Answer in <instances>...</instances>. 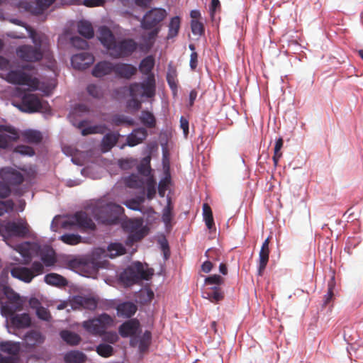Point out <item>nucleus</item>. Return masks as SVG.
I'll list each match as a JSON object with an SVG mask.
<instances>
[{
    "label": "nucleus",
    "mask_w": 363,
    "mask_h": 363,
    "mask_svg": "<svg viewBox=\"0 0 363 363\" xmlns=\"http://www.w3.org/2000/svg\"><path fill=\"white\" fill-rule=\"evenodd\" d=\"M124 205L132 210L134 211H140V206L139 205V203L135 200V199H131L129 200H127L125 201Z\"/></svg>",
    "instance_id": "obj_64"
},
{
    "label": "nucleus",
    "mask_w": 363,
    "mask_h": 363,
    "mask_svg": "<svg viewBox=\"0 0 363 363\" xmlns=\"http://www.w3.org/2000/svg\"><path fill=\"white\" fill-rule=\"evenodd\" d=\"M170 183V177L166 176L159 182L158 193L161 197H164L167 188Z\"/></svg>",
    "instance_id": "obj_57"
},
{
    "label": "nucleus",
    "mask_w": 363,
    "mask_h": 363,
    "mask_svg": "<svg viewBox=\"0 0 363 363\" xmlns=\"http://www.w3.org/2000/svg\"><path fill=\"white\" fill-rule=\"evenodd\" d=\"M89 111V107L84 104H79L74 106L72 111L69 114V118H72L75 116H81L84 113H86Z\"/></svg>",
    "instance_id": "obj_50"
},
{
    "label": "nucleus",
    "mask_w": 363,
    "mask_h": 363,
    "mask_svg": "<svg viewBox=\"0 0 363 363\" xmlns=\"http://www.w3.org/2000/svg\"><path fill=\"white\" fill-rule=\"evenodd\" d=\"M137 310V306L130 301L120 303L116 307L118 316L123 318L132 317L136 313Z\"/></svg>",
    "instance_id": "obj_23"
},
{
    "label": "nucleus",
    "mask_w": 363,
    "mask_h": 363,
    "mask_svg": "<svg viewBox=\"0 0 363 363\" xmlns=\"http://www.w3.org/2000/svg\"><path fill=\"white\" fill-rule=\"evenodd\" d=\"M6 80L13 84L37 86L38 81L21 70H11L7 73Z\"/></svg>",
    "instance_id": "obj_9"
},
{
    "label": "nucleus",
    "mask_w": 363,
    "mask_h": 363,
    "mask_svg": "<svg viewBox=\"0 0 363 363\" xmlns=\"http://www.w3.org/2000/svg\"><path fill=\"white\" fill-rule=\"evenodd\" d=\"M97 305V301L93 297L75 296L69 300V306L73 310L87 309L94 311Z\"/></svg>",
    "instance_id": "obj_11"
},
{
    "label": "nucleus",
    "mask_w": 363,
    "mask_h": 363,
    "mask_svg": "<svg viewBox=\"0 0 363 363\" xmlns=\"http://www.w3.org/2000/svg\"><path fill=\"white\" fill-rule=\"evenodd\" d=\"M160 247L163 252L164 259H169L170 256V250L167 240L164 238L160 241Z\"/></svg>",
    "instance_id": "obj_63"
},
{
    "label": "nucleus",
    "mask_w": 363,
    "mask_h": 363,
    "mask_svg": "<svg viewBox=\"0 0 363 363\" xmlns=\"http://www.w3.org/2000/svg\"><path fill=\"white\" fill-rule=\"evenodd\" d=\"M1 179L9 186H18L24 181L21 173L11 168L2 169L0 172Z\"/></svg>",
    "instance_id": "obj_15"
},
{
    "label": "nucleus",
    "mask_w": 363,
    "mask_h": 363,
    "mask_svg": "<svg viewBox=\"0 0 363 363\" xmlns=\"http://www.w3.org/2000/svg\"><path fill=\"white\" fill-rule=\"evenodd\" d=\"M140 226V223L138 221L135 220H129L126 227L130 228L131 230V233L128 235L127 238V244L130 245L133 242H138L142 240L145 236L144 230L142 229H139Z\"/></svg>",
    "instance_id": "obj_18"
},
{
    "label": "nucleus",
    "mask_w": 363,
    "mask_h": 363,
    "mask_svg": "<svg viewBox=\"0 0 363 363\" xmlns=\"http://www.w3.org/2000/svg\"><path fill=\"white\" fill-rule=\"evenodd\" d=\"M130 96L132 98L143 97V91L140 83H133L129 86Z\"/></svg>",
    "instance_id": "obj_48"
},
{
    "label": "nucleus",
    "mask_w": 363,
    "mask_h": 363,
    "mask_svg": "<svg viewBox=\"0 0 363 363\" xmlns=\"http://www.w3.org/2000/svg\"><path fill=\"white\" fill-rule=\"evenodd\" d=\"M113 351V347L111 345L105 343L99 344L96 348L97 354L105 358L112 356Z\"/></svg>",
    "instance_id": "obj_40"
},
{
    "label": "nucleus",
    "mask_w": 363,
    "mask_h": 363,
    "mask_svg": "<svg viewBox=\"0 0 363 363\" xmlns=\"http://www.w3.org/2000/svg\"><path fill=\"white\" fill-rule=\"evenodd\" d=\"M147 137V131L144 128L134 129L127 137V145L130 147L142 143Z\"/></svg>",
    "instance_id": "obj_21"
},
{
    "label": "nucleus",
    "mask_w": 363,
    "mask_h": 363,
    "mask_svg": "<svg viewBox=\"0 0 363 363\" xmlns=\"http://www.w3.org/2000/svg\"><path fill=\"white\" fill-rule=\"evenodd\" d=\"M55 0H36L38 14L42 13L45 10L49 8Z\"/></svg>",
    "instance_id": "obj_56"
},
{
    "label": "nucleus",
    "mask_w": 363,
    "mask_h": 363,
    "mask_svg": "<svg viewBox=\"0 0 363 363\" xmlns=\"http://www.w3.org/2000/svg\"><path fill=\"white\" fill-rule=\"evenodd\" d=\"M24 340L28 347H34L35 345L43 343L44 337L40 332L31 330L25 335Z\"/></svg>",
    "instance_id": "obj_25"
},
{
    "label": "nucleus",
    "mask_w": 363,
    "mask_h": 363,
    "mask_svg": "<svg viewBox=\"0 0 363 363\" xmlns=\"http://www.w3.org/2000/svg\"><path fill=\"white\" fill-rule=\"evenodd\" d=\"M86 91L90 96L96 99H100L104 96L102 89L99 86L94 84L88 85Z\"/></svg>",
    "instance_id": "obj_51"
},
{
    "label": "nucleus",
    "mask_w": 363,
    "mask_h": 363,
    "mask_svg": "<svg viewBox=\"0 0 363 363\" xmlns=\"http://www.w3.org/2000/svg\"><path fill=\"white\" fill-rule=\"evenodd\" d=\"M115 63L107 60L97 62L92 69V75L101 78L114 73Z\"/></svg>",
    "instance_id": "obj_17"
},
{
    "label": "nucleus",
    "mask_w": 363,
    "mask_h": 363,
    "mask_svg": "<svg viewBox=\"0 0 363 363\" xmlns=\"http://www.w3.org/2000/svg\"><path fill=\"white\" fill-rule=\"evenodd\" d=\"M0 350L2 352H6L9 354H17L19 352V347L15 343L10 342H1L0 344Z\"/></svg>",
    "instance_id": "obj_43"
},
{
    "label": "nucleus",
    "mask_w": 363,
    "mask_h": 363,
    "mask_svg": "<svg viewBox=\"0 0 363 363\" xmlns=\"http://www.w3.org/2000/svg\"><path fill=\"white\" fill-rule=\"evenodd\" d=\"M204 298H208L211 302L217 303L221 301L224 296L221 289L218 286H214L209 289V291L204 293Z\"/></svg>",
    "instance_id": "obj_33"
},
{
    "label": "nucleus",
    "mask_w": 363,
    "mask_h": 363,
    "mask_svg": "<svg viewBox=\"0 0 363 363\" xmlns=\"http://www.w3.org/2000/svg\"><path fill=\"white\" fill-rule=\"evenodd\" d=\"M113 324V318L107 313H102L99 316L85 320L82 323V327L90 334L102 337V340L109 344H115L119 337L114 331H108V328Z\"/></svg>",
    "instance_id": "obj_3"
},
{
    "label": "nucleus",
    "mask_w": 363,
    "mask_h": 363,
    "mask_svg": "<svg viewBox=\"0 0 363 363\" xmlns=\"http://www.w3.org/2000/svg\"><path fill=\"white\" fill-rule=\"evenodd\" d=\"M177 68L173 65L172 62L168 65L167 73V82L174 94L177 92Z\"/></svg>",
    "instance_id": "obj_24"
},
{
    "label": "nucleus",
    "mask_w": 363,
    "mask_h": 363,
    "mask_svg": "<svg viewBox=\"0 0 363 363\" xmlns=\"http://www.w3.org/2000/svg\"><path fill=\"white\" fill-rule=\"evenodd\" d=\"M153 274L152 269H145L143 264L136 262L120 274V280L125 286H130L141 280H148Z\"/></svg>",
    "instance_id": "obj_5"
},
{
    "label": "nucleus",
    "mask_w": 363,
    "mask_h": 363,
    "mask_svg": "<svg viewBox=\"0 0 363 363\" xmlns=\"http://www.w3.org/2000/svg\"><path fill=\"white\" fill-rule=\"evenodd\" d=\"M139 326L140 323L137 319H130L120 325L118 332L123 337H128L135 335Z\"/></svg>",
    "instance_id": "obj_20"
},
{
    "label": "nucleus",
    "mask_w": 363,
    "mask_h": 363,
    "mask_svg": "<svg viewBox=\"0 0 363 363\" xmlns=\"http://www.w3.org/2000/svg\"><path fill=\"white\" fill-rule=\"evenodd\" d=\"M45 281L49 285L59 287L67 285V279L64 277L55 273H50L45 275Z\"/></svg>",
    "instance_id": "obj_29"
},
{
    "label": "nucleus",
    "mask_w": 363,
    "mask_h": 363,
    "mask_svg": "<svg viewBox=\"0 0 363 363\" xmlns=\"http://www.w3.org/2000/svg\"><path fill=\"white\" fill-rule=\"evenodd\" d=\"M29 233V225L24 220L18 223L3 221L0 223V235L3 237L16 236L24 238Z\"/></svg>",
    "instance_id": "obj_6"
},
{
    "label": "nucleus",
    "mask_w": 363,
    "mask_h": 363,
    "mask_svg": "<svg viewBox=\"0 0 363 363\" xmlns=\"http://www.w3.org/2000/svg\"><path fill=\"white\" fill-rule=\"evenodd\" d=\"M29 37L32 39L35 46L23 45L16 49L17 56L23 61L35 62L40 61L43 57L49 62L52 60L50 52L48 38L43 33H38L33 29L27 28Z\"/></svg>",
    "instance_id": "obj_1"
},
{
    "label": "nucleus",
    "mask_w": 363,
    "mask_h": 363,
    "mask_svg": "<svg viewBox=\"0 0 363 363\" xmlns=\"http://www.w3.org/2000/svg\"><path fill=\"white\" fill-rule=\"evenodd\" d=\"M155 66V58L152 55H148L143 59L139 65L140 72L147 76L149 74H154L152 72Z\"/></svg>",
    "instance_id": "obj_28"
},
{
    "label": "nucleus",
    "mask_w": 363,
    "mask_h": 363,
    "mask_svg": "<svg viewBox=\"0 0 363 363\" xmlns=\"http://www.w3.org/2000/svg\"><path fill=\"white\" fill-rule=\"evenodd\" d=\"M44 267L40 262L35 261L32 263L31 267H15L11 269V274L26 283H30L33 279L39 274L43 273Z\"/></svg>",
    "instance_id": "obj_7"
},
{
    "label": "nucleus",
    "mask_w": 363,
    "mask_h": 363,
    "mask_svg": "<svg viewBox=\"0 0 363 363\" xmlns=\"http://www.w3.org/2000/svg\"><path fill=\"white\" fill-rule=\"evenodd\" d=\"M140 84L145 97L152 98L155 95L156 82L155 74H149Z\"/></svg>",
    "instance_id": "obj_22"
},
{
    "label": "nucleus",
    "mask_w": 363,
    "mask_h": 363,
    "mask_svg": "<svg viewBox=\"0 0 363 363\" xmlns=\"http://www.w3.org/2000/svg\"><path fill=\"white\" fill-rule=\"evenodd\" d=\"M138 172L144 176H148L150 173V157L147 156L143 159L138 167Z\"/></svg>",
    "instance_id": "obj_45"
},
{
    "label": "nucleus",
    "mask_w": 363,
    "mask_h": 363,
    "mask_svg": "<svg viewBox=\"0 0 363 363\" xmlns=\"http://www.w3.org/2000/svg\"><path fill=\"white\" fill-rule=\"evenodd\" d=\"M98 38L108 55L113 59L128 57L138 48V43L132 38L117 41L113 32L106 26L99 28Z\"/></svg>",
    "instance_id": "obj_2"
},
{
    "label": "nucleus",
    "mask_w": 363,
    "mask_h": 363,
    "mask_svg": "<svg viewBox=\"0 0 363 363\" xmlns=\"http://www.w3.org/2000/svg\"><path fill=\"white\" fill-rule=\"evenodd\" d=\"M111 123L115 125H120L123 123H127L128 125H133V122L132 120H129L127 117L123 115H114L111 118Z\"/></svg>",
    "instance_id": "obj_52"
},
{
    "label": "nucleus",
    "mask_w": 363,
    "mask_h": 363,
    "mask_svg": "<svg viewBox=\"0 0 363 363\" xmlns=\"http://www.w3.org/2000/svg\"><path fill=\"white\" fill-rule=\"evenodd\" d=\"M137 73V68L133 65L117 62L114 65V74L118 78L130 79Z\"/></svg>",
    "instance_id": "obj_16"
},
{
    "label": "nucleus",
    "mask_w": 363,
    "mask_h": 363,
    "mask_svg": "<svg viewBox=\"0 0 363 363\" xmlns=\"http://www.w3.org/2000/svg\"><path fill=\"white\" fill-rule=\"evenodd\" d=\"M11 323L16 328H25L30 325L31 320L28 313L16 314L11 318Z\"/></svg>",
    "instance_id": "obj_26"
},
{
    "label": "nucleus",
    "mask_w": 363,
    "mask_h": 363,
    "mask_svg": "<svg viewBox=\"0 0 363 363\" xmlns=\"http://www.w3.org/2000/svg\"><path fill=\"white\" fill-rule=\"evenodd\" d=\"M16 130L9 125H0V148L6 149L9 143L18 139Z\"/></svg>",
    "instance_id": "obj_14"
},
{
    "label": "nucleus",
    "mask_w": 363,
    "mask_h": 363,
    "mask_svg": "<svg viewBox=\"0 0 363 363\" xmlns=\"http://www.w3.org/2000/svg\"><path fill=\"white\" fill-rule=\"evenodd\" d=\"M141 123L148 128H155L156 125V119L153 113L148 111H143L140 116Z\"/></svg>",
    "instance_id": "obj_35"
},
{
    "label": "nucleus",
    "mask_w": 363,
    "mask_h": 363,
    "mask_svg": "<svg viewBox=\"0 0 363 363\" xmlns=\"http://www.w3.org/2000/svg\"><path fill=\"white\" fill-rule=\"evenodd\" d=\"M106 129V127L103 125L101 126H90L82 130V135H87L89 134H94L96 133H100L103 134Z\"/></svg>",
    "instance_id": "obj_54"
},
{
    "label": "nucleus",
    "mask_w": 363,
    "mask_h": 363,
    "mask_svg": "<svg viewBox=\"0 0 363 363\" xmlns=\"http://www.w3.org/2000/svg\"><path fill=\"white\" fill-rule=\"evenodd\" d=\"M181 20L179 16H174L171 18L169 24V32L167 38H172L177 35L180 28Z\"/></svg>",
    "instance_id": "obj_38"
},
{
    "label": "nucleus",
    "mask_w": 363,
    "mask_h": 363,
    "mask_svg": "<svg viewBox=\"0 0 363 363\" xmlns=\"http://www.w3.org/2000/svg\"><path fill=\"white\" fill-rule=\"evenodd\" d=\"M124 213V208L118 204L107 203L96 206L93 210L95 219L102 224L118 223L120 216Z\"/></svg>",
    "instance_id": "obj_4"
},
{
    "label": "nucleus",
    "mask_w": 363,
    "mask_h": 363,
    "mask_svg": "<svg viewBox=\"0 0 363 363\" xmlns=\"http://www.w3.org/2000/svg\"><path fill=\"white\" fill-rule=\"evenodd\" d=\"M11 194L10 186L5 182L0 181V198L6 199Z\"/></svg>",
    "instance_id": "obj_60"
},
{
    "label": "nucleus",
    "mask_w": 363,
    "mask_h": 363,
    "mask_svg": "<svg viewBox=\"0 0 363 363\" xmlns=\"http://www.w3.org/2000/svg\"><path fill=\"white\" fill-rule=\"evenodd\" d=\"M71 43L74 48L78 49H86L88 47L87 41L78 36L72 37L71 38Z\"/></svg>",
    "instance_id": "obj_58"
},
{
    "label": "nucleus",
    "mask_w": 363,
    "mask_h": 363,
    "mask_svg": "<svg viewBox=\"0 0 363 363\" xmlns=\"http://www.w3.org/2000/svg\"><path fill=\"white\" fill-rule=\"evenodd\" d=\"M60 240L65 244L75 245L82 242V237L77 234L67 233L60 236Z\"/></svg>",
    "instance_id": "obj_42"
},
{
    "label": "nucleus",
    "mask_w": 363,
    "mask_h": 363,
    "mask_svg": "<svg viewBox=\"0 0 363 363\" xmlns=\"http://www.w3.org/2000/svg\"><path fill=\"white\" fill-rule=\"evenodd\" d=\"M86 359V356L79 351H70L67 352L64 360L66 363H84Z\"/></svg>",
    "instance_id": "obj_30"
},
{
    "label": "nucleus",
    "mask_w": 363,
    "mask_h": 363,
    "mask_svg": "<svg viewBox=\"0 0 363 363\" xmlns=\"http://www.w3.org/2000/svg\"><path fill=\"white\" fill-rule=\"evenodd\" d=\"M21 135L26 141L30 143H38L43 138L40 132L34 130H25Z\"/></svg>",
    "instance_id": "obj_36"
},
{
    "label": "nucleus",
    "mask_w": 363,
    "mask_h": 363,
    "mask_svg": "<svg viewBox=\"0 0 363 363\" xmlns=\"http://www.w3.org/2000/svg\"><path fill=\"white\" fill-rule=\"evenodd\" d=\"M191 28L194 35L201 36L204 34V26L202 22L198 20H191Z\"/></svg>",
    "instance_id": "obj_47"
},
{
    "label": "nucleus",
    "mask_w": 363,
    "mask_h": 363,
    "mask_svg": "<svg viewBox=\"0 0 363 363\" xmlns=\"http://www.w3.org/2000/svg\"><path fill=\"white\" fill-rule=\"evenodd\" d=\"M166 16V11L162 9H155L148 11L141 21L142 28L150 30L155 28Z\"/></svg>",
    "instance_id": "obj_10"
},
{
    "label": "nucleus",
    "mask_w": 363,
    "mask_h": 363,
    "mask_svg": "<svg viewBox=\"0 0 363 363\" xmlns=\"http://www.w3.org/2000/svg\"><path fill=\"white\" fill-rule=\"evenodd\" d=\"M203 216L206 225L209 230L215 228L213 213L210 206L205 203L203 204Z\"/></svg>",
    "instance_id": "obj_34"
},
{
    "label": "nucleus",
    "mask_w": 363,
    "mask_h": 363,
    "mask_svg": "<svg viewBox=\"0 0 363 363\" xmlns=\"http://www.w3.org/2000/svg\"><path fill=\"white\" fill-rule=\"evenodd\" d=\"M172 210L173 206L171 204L170 201H168L167 205L164 208L162 211V221L166 225L170 224L172 218Z\"/></svg>",
    "instance_id": "obj_49"
},
{
    "label": "nucleus",
    "mask_w": 363,
    "mask_h": 363,
    "mask_svg": "<svg viewBox=\"0 0 363 363\" xmlns=\"http://www.w3.org/2000/svg\"><path fill=\"white\" fill-rule=\"evenodd\" d=\"M61 338L70 345H77L81 342V337L75 333L69 330H62L60 332Z\"/></svg>",
    "instance_id": "obj_32"
},
{
    "label": "nucleus",
    "mask_w": 363,
    "mask_h": 363,
    "mask_svg": "<svg viewBox=\"0 0 363 363\" xmlns=\"http://www.w3.org/2000/svg\"><path fill=\"white\" fill-rule=\"evenodd\" d=\"M107 251L108 257L114 258L117 256L124 255L126 252L125 248L121 243H111L108 246Z\"/></svg>",
    "instance_id": "obj_37"
},
{
    "label": "nucleus",
    "mask_w": 363,
    "mask_h": 363,
    "mask_svg": "<svg viewBox=\"0 0 363 363\" xmlns=\"http://www.w3.org/2000/svg\"><path fill=\"white\" fill-rule=\"evenodd\" d=\"M334 288H335V282L332 279L328 284V292L324 296V298H323V305L324 306L328 305L330 302V301L333 299V297L334 296V294H333Z\"/></svg>",
    "instance_id": "obj_55"
},
{
    "label": "nucleus",
    "mask_w": 363,
    "mask_h": 363,
    "mask_svg": "<svg viewBox=\"0 0 363 363\" xmlns=\"http://www.w3.org/2000/svg\"><path fill=\"white\" fill-rule=\"evenodd\" d=\"M20 108L23 111L33 113L40 111L43 108V104L37 95L26 94L21 99Z\"/></svg>",
    "instance_id": "obj_12"
},
{
    "label": "nucleus",
    "mask_w": 363,
    "mask_h": 363,
    "mask_svg": "<svg viewBox=\"0 0 363 363\" xmlns=\"http://www.w3.org/2000/svg\"><path fill=\"white\" fill-rule=\"evenodd\" d=\"M14 151L23 155H34V150L33 148L26 145H18L15 148Z\"/></svg>",
    "instance_id": "obj_62"
},
{
    "label": "nucleus",
    "mask_w": 363,
    "mask_h": 363,
    "mask_svg": "<svg viewBox=\"0 0 363 363\" xmlns=\"http://www.w3.org/2000/svg\"><path fill=\"white\" fill-rule=\"evenodd\" d=\"M155 181L153 178H150L147 182V198L152 200L156 194Z\"/></svg>",
    "instance_id": "obj_53"
},
{
    "label": "nucleus",
    "mask_w": 363,
    "mask_h": 363,
    "mask_svg": "<svg viewBox=\"0 0 363 363\" xmlns=\"http://www.w3.org/2000/svg\"><path fill=\"white\" fill-rule=\"evenodd\" d=\"M223 283V278H222L220 275L213 274L209 277H207L205 279V284L208 285L216 284L219 286Z\"/></svg>",
    "instance_id": "obj_59"
},
{
    "label": "nucleus",
    "mask_w": 363,
    "mask_h": 363,
    "mask_svg": "<svg viewBox=\"0 0 363 363\" xmlns=\"http://www.w3.org/2000/svg\"><path fill=\"white\" fill-rule=\"evenodd\" d=\"M118 136V134L113 133H108L105 135L101 141V151L106 152L111 150L117 143Z\"/></svg>",
    "instance_id": "obj_27"
},
{
    "label": "nucleus",
    "mask_w": 363,
    "mask_h": 363,
    "mask_svg": "<svg viewBox=\"0 0 363 363\" xmlns=\"http://www.w3.org/2000/svg\"><path fill=\"white\" fill-rule=\"evenodd\" d=\"M73 225H77L82 229L94 230L96 228V225L92 219L86 213L83 211L75 213L68 220L64 221L62 225L64 228H68Z\"/></svg>",
    "instance_id": "obj_8"
},
{
    "label": "nucleus",
    "mask_w": 363,
    "mask_h": 363,
    "mask_svg": "<svg viewBox=\"0 0 363 363\" xmlns=\"http://www.w3.org/2000/svg\"><path fill=\"white\" fill-rule=\"evenodd\" d=\"M94 62V57L93 55L82 52L78 54L74 55L71 57V64L75 69L83 70L88 68Z\"/></svg>",
    "instance_id": "obj_13"
},
{
    "label": "nucleus",
    "mask_w": 363,
    "mask_h": 363,
    "mask_svg": "<svg viewBox=\"0 0 363 363\" xmlns=\"http://www.w3.org/2000/svg\"><path fill=\"white\" fill-rule=\"evenodd\" d=\"M78 32L83 37L90 39L94 37V32L91 24L86 21H81L77 25Z\"/></svg>",
    "instance_id": "obj_31"
},
{
    "label": "nucleus",
    "mask_w": 363,
    "mask_h": 363,
    "mask_svg": "<svg viewBox=\"0 0 363 363\" xmlns=\"http://www.w3.org/2000/svg\"><path fill=\"white\" fill-rule=\"evenodd\" d=\"M36 313L38 317L43 320H48L51 318L50 311L43 306H40L37 308Z\"/></svg>",
    "instance_id": "obj_61"
},
{
    "label": "nucleus",
    "mask_w": 363,
    "mask_h": 363,
    "mask_svg": "<svg viewBox=\"0 0 363 363\" xmlns=\"http://www.w3.org/2000/svg\"><path fill=\"white\" fill-rule=\"evenodd\" d=\"M41 260L47 267L53 266L56 262L55 252L52 250H49L42 252Z\"/></svg>",
    "instance_id": "obj_41"
},
{
    "label": "nucleus",
    "mask_w": 363,
    "mask_h": 363,
    "mask_svg": "<svg viewBox=\"0 0 363 363\" xmlns=\"http://www.w3.org/2000/svg\"><path fill=\"white\" fill-rule=\"evenodd\" d=\"M125 184L129 188L139 189L143 187V181L136 174H131L125 179Z\"/></svg>",
    "instance_id": "obj_39"
},
{
    "label": "nucleus",
    "mask_w": 363,
    "mask_h": 363,
    "mask_svg": "<svg viewBox=\"0 0 363 363\" xmlns=\"http://www.w3.org/2000/svg\"><path fill=\"white\" fill-rule=\"evenodd\" d=\"M270 238H267L261 247L259 253L258 275L262 276L269 262Z\"/></svg>",
    "instance_id": "obj_19"
},
{
    "label": "nucleus",
    "mask_w": 363,
    "mask_h": 363,
    "mask_svg": "<svg viewBox=\"0 0 363 363\" xmlns=\"http://www.w3.org/2000/svg\"><path fill=\"white\" fill-rule=\"evenodd\" d=\"M14 206L15 203L11 199L0 201V216L12 212L14 209Z\"/></svg>",
    "instance_id": "obj_44"
},
{
    "label": "nucleus",
    "mask_w": 363,
    "mask_h": 363,
    "mask_svg": "<svg viewBox=\"0 0 363 363\" xmlns=\"http://www.w3.org/2000/svg\"><path fill=\"white\" fill-rule=\"evenodd\" d=\"M284 141L281 138H279L277 140L275 143L274 150V156L272 157L274 165L276 167L278 164L279 160L281 158L282 153L280 152L281 149L283 147Z\"/></svg>",
    "instance_id": "obj_46"
}]
</instances>
